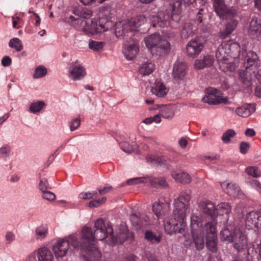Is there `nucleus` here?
<instances>
[{"mask_svg": "<svg viewBox=\"0 0 261 261\" xmlns=\"http://www.w3.org/2000/svg\"><path fill=\"white\" fill-rule=\"evenodd\" d=\"M168 17H165L163 13L159 15H153L151 17V25L154 27L164 28L169 24V21L168 20Z\"/></svg>", "mask_w": 261, "mask_h": 261, "instance_id": "obj_18", "label": "nucleus"}, {"mask_svg": "<svg viewBox=\"0 0 261 261\" xmlns=\"http://www.w3.org/2000/svg\"><path fill=\"white\" fill-rule=\"evenodd\" d=\"M162 39V38L158 33H154L145 37L144 41L146 46L150 49L151 53L152 48L156 46Z\"/></svg>", "mask_w": 261, "mask_h": 261, "instance_id": "obj_23", "label": "nucleus"}, {"mask_svg": "<svg viewBox=\"0 0 261 261\" xmlns=\"http://www.w3.org/2000/svg\"><path fill=\"white\" fill-rule=\"evenodd\" d=\"M184 223H179L178 221L177 220H176V224H175V227L174 228L175 232L174 233H182L185 232L184 228H182V226L184 225Z\"/></svg>", "mask_w": 261, "mask_h": 261, "instance_id": "obj_57", "label": "nucleus"}, {"mask_svg": "<svg viewBox=\"0 0 261 261\" xmlns=\"http://www.w3.org/2000/svg\"><path fill=\"white\" fill-rule=\"evenodd\" d=\"M191 196L187 192L182 193L178 198L174 199V208L173 216L181 222L186 219V211L189 209Z\"/></svg>", "mask_w": 261, "mask_h": 261, "instance_id": "obj_6", "label": "nucleus"}, {"mask_svg": "<svg viewBox=\"0 0 261 261\" xmlns=\"http://www.w3.org/2000/svg\"><path fill=\"white\" fill-rule=\"evenodd\" d=\"M47 73L46 67L42 65L37 66L35 70L33 77L34 79H39L45 76Z\"/></svg>", "mask_w": 261, "mask_h": 261, "instance_id": "obj_38", "label": "nucleus"}, {"mask_svg": "<svg viewBox=\"0 0 261 261\" xmlns=\"http://www.w3.org/2000/svg\"><path fill=\"white\" fill-rule=\"evenodd\" d=\"M174 220H170L166 222V223L164 225L165 230L167 232V233L172 234L175 232V226L176 224V220L178 221L179 223H185V220H183V222H181L180 220H178V218H176L174 216Z\"/></svg>", "mask_w": 261, "mask_h": 261, "instance_id": "obj_33", "label": "nucleus"}, {"mask_svg": "<svg viewBox=\"0 0 261 261\" xmlns=\"http://www.w3.org/2000/svg\"><path fill=\"white\" fill-rule=\"evenodd\" d=\"M256 54L253 53H249L246 57V61L250 67H246L245 70L240 73L239 80L241 83L244 88L250 91L251 89L252 86V74L251 73L255 74L253 70V63H254L257 59Z\"/></svg>", "mask_w": 261, "mask_h": 261, "instance_id": "obj_7", "label": "nucleus"}, {"mask_svg": "<svg viewBox=\"0 0 261 261\" xmlns=\"http://www.w3.org/2000/svg\"><path fill=\"white\" fill-rule=\"evenodd\" d=\"M130 21L117 23L115 29V34L117 37H123L124 43L122 46V53L126 59L130 60Z\"/></svg>", "mask_w": 261, "mask_h": 261, "instance_id": "obj_5", "label": "nucleus"}, {"mask_svg": "<svg viewBox=\"0 0 261 261\" xmlns=\"http://www.w3.org/2000/svg\"><path fill=\"white\" fill-rule=\"evenodd\" d=\"M70 244L75 249H80L82 251L86 261H98L101 257V252L93 244L92 229L89 227L85 226L82 229L80 240L74 235L58 240L52 248L55 256L58 258L65 256Z\"/></svg>", "mask_w": 261, "mask_h": 261, "instance_id": "obj_1", "label": "nucleus"}, {"mask_svg": "<svg viewBox=\"0 0 261 261\" xmlns=\"http://www.w3.org/2000/svg\"><path fill=\"white\" fill-rule=\"evenodd\" d=\"M10 47L15 49L17 52H19L23 49V45L21 41L18 38H13L9 42Z\"/></svg>", "mask_w": 261, "mask_h": 261, "instance_id": "obj_37", "label": "nucleus"}, {"mask_svg": "<svg viewBox=\"0 0 261 261\" xmlns=\"http://www.w3.org/2000/svg\"><path fill=\"white\" fill-rule=\"evenodd\" d=\"M106 199L107 198L106 197H102L100 199L91 201L89 203V206L90 207H97L104 203L106 202Z\"/></svg>", "mask_w": 261, "mask_h": 261, "instance_id": "obj_52", "label": "nucleus"}, {"mask_svg": "<svg viewBox=\"0 0 261 261\" xmlns=\"http://www.w3.org/2000/svg\"><path fill=\"white\" fill-rule=\"evenodd\" d=\"M249 33L252 35H255L261 33V19L256 17H253L249 24Z\"/></svg>", "mask_w": 261, "mask_h": 261, "instance_id": "obj_24", "label": "nucleus"}, {"mask_svg": "<svg viewBox=\"0 0 261 261\" xmlns=\"http://www.w3.org/2000/svg\"><path fill=\"white\" fill-rule=\"evenodd\" d=\"M73 13L75 16H77L76 18H79V19H81V18L89 19L92 15V12L91 10L87 9V8H84L80 6L75 7L73 11ZM74 18H76L75 17Z\"/></svg>", "mask_w": 261, "mask_h": 261, "instance_id": "obj_28", "label": "nucleus"}, {"mask_svg": "<svg viewBox=\"0 0 261 261\" xmlns=\"http://www.w3.org/2000/svg\"><path fill=\"white\" fill-rule=\"evenodd\" d=\"M162 205L160 203H154L152 205V211L158 218L162 215Z\"/></svg>", "mask_w": 261, "mask_h": 261, "instance_id": "obj_54", "label": "nucleus"}, {"mask_svg": "<svg viewBox=\"0 0 261 261\" xmlns=\"http://www.w3.org/2000/svg\"><path fill=\"white\" fill-rule=\"evenodd\" d=\"M104 44L103 42L91 41L89 43V47L91 49L98 51L103 48Z\"/></svg>", "mask_w": 261, "mask_h": 261, "instance_id": "obj_48", "label": "nucleus"}, {"mask_svg": "<svg viewBox=\"0 0 261 261\" xmlns=\"http://www.w3.org/2000/svg\"><path fill=\"white\" fill-rule=\"evenodd\" d=\"M45 103L42 101L32 102L30 107V111L33 113L39 112L44 106Z\"/></svg>", "mask_w": 261, "mask_h": 261, "instance_id": "obj_41", "label": "nucleus"}, {"mask_svg": "<svg viewBox=\"0 0 261 261\" xmlns=\"http://www.w3.org/2000/svg\"><path fill=\"white\" fill-rule=\"evenodd\" d=\"M79 197L82 199H90L93 198V194L91 192L81 193L79 195Z\"/></svg>", "mask_w": 261, "mask_h": 261, "instance_id": "obj_62", "label": "nucleus"}, {"mask_svg": "<svg viewBox=\"0 0 261 261\" xmlns=\"http://www.w3.org/2000/svg\"><path fill=\"white\" fill-rule=\"evenodd\" d=\"M2 64L4 67L10 66L12 63V60L9 56H5L2 60Z\"/></svg>", "mask_w": 261, "mask_h": 261, "instance_id": "obj_61", "label": "nucleus"}, {"mask_svg": "<svg viewBox=\"0 0 261 261\" xmlns=\"http://www.w3.org/2000/svg\"><path fill=\"white\" fill-rule=\"evenodd\" d=\"M207 95H205L202 101L210 105H219L220 103H226L228 102V98H222L221 96L220 91L215 88H209L205 90Z\"/></svg>", "mask_w": 261, "mask_h": 261, "instance_id": "obj_11", "label": "nucleus"}, {"mask_svg": "<svg viewBox=\"0 0 261 261\" xmlns=\"http://www.w3.org/2000/svg\"><path fill=\"white\" fill-rule=\"evenodd\" d=\"M120 146L121 149L124 151L125 152L127 153H130V148L129 147V144L128 142H121L120 143Z\"/></svg>", "mask_w": 261, "mask_h": 261, "instance_id": "obj_58", "label": "nucleus"}, {"mask_svg": "<svg viewBox=\"0 0 261 261\" xmlns=\"http://www.w3.org/2000/svg\"><path fill=\"white\" fill-rule=\"evenodd\" d=\"M259 212H250L248 213L245 218V223L246 226L249 228H252L256 224L257 219L259 217L258 216Z\"/></svg>", "mask_w": 261, "mask_h": 261, "instance_id": "obj_30", "label": "nucleus"}, {"mask_svg": "<svg viewBox=\"0 0 261 261\" xmlns=\"http://www.w3.org/2000/svg\"><path fill=\"white\" fill-rule=\"evenodd\" d=\"M172 176L176 181L182 184H188L191 181V178L190 175L185 172L179 173L173 172L172 174Z\"/></svg>", "mask_w": 261, "mask_h": 261, "instance_id": "obj_31", "label": "nucleus"}, {"mask_svg": "<svg viewBox=\"0 0 261 261\" xmlns=\"http://www.w3.org/2000/svg\"><path fill=\"white\" fill-rule=\"evenodd\" d=\"M215 59L212 56L206 55L202 59H197L195 61L194 67L198 69L209 67L213 65Z\"/></svg>", "mask_w": 261, "mask_h": 261, "instance_id": "obj_19", "label": "nucleus"}, {"mask_svg": "<svg viewBox=\"0 0 261 261\" xmlns=\"http://www.w3.org/2000/svg\"><path fill=\"white\" fill-rule=\"evenodd\" d=\"M246 173L254 177H258L261 174L260 170L256 167L251 166L246 169Z\"/></svg>", "mask_w": 261, "mask_h": 261, "instance_id": "obj_44", "label": "nucleus"}, {"mask_svg": "<svg viewBox=\"0 0 261 261\" xmlns=\"http://www.w3.org/2000/svg\"><path fill=\"white\" fill-rule=\"evenodd\" d=\"M186 65L184 63L175 64L173 69V76L175 80H181L186 74Z\"/></svg>", "mask_w": 261, "mask_h": 261, "instance_id": "obj_22", "label": "nucleus"}, {"mask_svg": "<svg viewBox=\"0 0 261 261\" xmlns=\"http://www.w3.org/2000/svg\"><path fill=\"white\" fill-rule=\"evenodd\" d=\"M146 159L148 162H154L155 164L160 165L161 166H163V167H166V168H168V165L167 164L166 161L161 158L154 157L153 158H152L151 156H148L146 157Z\"/></svg>", "mask_w": 261, "mask_h": 261, "instance_id": "obj_42", "label": "nucleus"}, {"mask_svg": "<svg viewBox=\"0 0 261 261\" xmlns=\"http://www.w3.org/2000/svg\"><path fill=\"white\" fill-rule=\"evenodd\" d=\"M249 148V144L247 142H242L240 144V152L245 154Z\"/></svg>", "mask_w": 261, "mask_h": 261, "instance_id": "obj_59", "label": "nucleus"}, {"mask_svg": "<svg viewBox=\"0 0 261 261\" xmlns=\"http://www.w3.org/2000/svg\"><path fill=\"white\" fill-rule=\"evenodd\" d=\"M220 239L223 242L232 243L233 247L238 252H244L248 248L247 236L237 228L233 221H227L220 232Z\"/></svg>", "mask_w": 261, "mask_h": 261, "instance_id": "obj_3", "label": "nucleus"}, {"mask_svg": "<svg viewBox=\"0 0 261 261\" xmlns=\"http://www.w3.org/2000/svg\"><path fill=\"white\" fill-rule=\"evenodd\" d=\"M94 231L93 232V244L95 240L102 241L108 238L112 244H122L128 237V230L125 224H121L117 236L114 235L113 229L111 225H106L102 218L98 219L94 223Z\"/></svg>", "mask_w": 261, "mask_h": 261, "instance_id": "obj_2", "label": "nucleus"}, {"mask_svg": "<svg viewBox=\"0 0 261 261\" xmlns=\"http://www.w3.org/2000/svg\"><path fill=\"white\" fill-rule=\"evenodd\" d=\"M154 69V65L151 62L143 64L139 68V72L143 75H148L153 72Z\"/></svg>", "mask_w": 261, "mask_h": 261, "instance_id": "obj_36", "label": "nucleus"}, {"mask_svg": "<svg viewBox=\"0 0 261 261\" xmlns=\"http://www.w3.org/2000/svg\"><path fill=\"white\" fill-rule=\"evenodd\" d=\"M37 256L38 261H53L54 258L51 251L45 247L38 249Z\"/></svg>", "mask_w": 261, "mask_h": 261, "instance_id": "obj_27", "label": "nucleus"}, {"mask_svg": "<svg viewBox=\"0 0 261 261\" xmlns=\"http://www.w3.org/2000/svg\"><path fill=\"white\" fill-rule=\"evenodd\" d=\"M201 207L203 213L210 216L215 220L217 217V210L215 205L211 201L203 202L201 204Z\"/></svg>", "mask_w": 261, "mask_h": 261, "instance_id": "obj_21", "label": "nucleus"}, {"mask_svg": "<svg viewBox=\"0 0 261 261\" xmlns=\"http://www.w3.org/2000/svg\"><path fill=\"white\" fill-rule=\"evenodd\" d=\"M48 234V228L46 226L40 225L35 230V237L37 240H42L44 239Z\"/></svg>", "mask_w": 261, "mask_h": 261, "instance_id": "obj_35", "label": "nucleus"}, {"mask_svg": "<svg viewBox=\"0 0 261 261\" xmlns=\"http://www.w3.org/2000/svg\"><path fill=\"white\" fill-rule=\"evenodd\" d=\"M38 188L42 193L50 189V187L49 186L46 178H43L40 179L38 185Z\"/></svg>", "mask_w": 261, "mask_h": 261, "instance_id": "obj_49", "label": "nucleus"}, {"mask_svg": "<svg viewBox=\"0 0 261 261\" xmlns=\"http://www.w3.org/2000/svg\"><path fill=\"white\" fill-rule=\"evenodd\" d=\"M231 48H236L240 51V46L237 43L229 44L224 42L219 45L216 52V57L219 63H221L222 64H227V61L232 53Z\"/></svg>", "mask_w": 261, "mask_h": 261, "instance_id": "obj_9", "label": "nucleus"}, {"mask_svg": "<svg viewBox=\"0 0 261 261\" xmlns=\"http://www.w3.org/2000/svg\"><path fill=\"white\" fill-rule=\"evenodd\" d=\"M213 6L217 14L222 19H228L237 15L236 10L228 8L224 0H214Z\"/></svg>", "mask_w": 261, "mask_h": 261, "instance_id": "obj_10", "label": "nucleus"}, {"mask_svg": "<svg viewBox=\"0 0 261 261\" xmlns=\"http://www.w3.org/2000/svg\"><path fill=\"white\" fill-rule=\"evenodd\" d=\"M67 22L74 27L80 26L83 31L86 34L94 35L102 33L109 29L108 23L106 18H100L98 20L92 18L90 23L87 21L79 18H75L74 16L70 15L68 18Z\"/></svg>", "mask_w": 261, "mask_h": 261, "instance_id": "obj_4", "label": "nucleus"}, {"mask_svg": "<svg viewBox=\"0 0 261 261\" xmlns=\"http://www.w3.org/2000/svg\"><path fill=\"white\" fill-rule=\"evenodd\" d=\"M217 216L218 215L223 216L226 215V221L224 222L223 224L227 221H230L228 219V215L231 211V206L230 204L226 202H222L217 205Z\"/></svg>", "mask_w": 261, "mask_h": 261, "instance_id": "obj_29", "label": "nucleus"}, {"mask_svg": "<svg viewBox=\"0 0 261 261\" xmlns=\"http://www.w3.org/2000/svg\"><path fill=\"white\" fill-rule=\"evenodd\" d=\"M182 0H172L169 4V9L171 11V19L178 22L181 18Z\"/></svg>", "mask_w": 261, "mask_h": 261, "instance_id": "obj_15", "label": "nucleus"}, {"mask_svg": "<svg viewBox=\"0 0 261 261\" xmlns=\"http://www.w3.org/2000/svg\"><path fill=\"white\" fill-rule=\"evenodd\" d=\"M258 215L259 217L257 219L256 224L254 225V227L257 228L258 230L261 232V213L259 212Z\"/></svg>", "mask_w": 261, "mask_h": 261, "instance_id": "obj_64", "label": "nucleus"}, {"mask_svg": "<svg viewBox=\"0 0 261 261\" xmlns=\"http://www.w3.org/2000/svg\"><path fill=\"white\" fill-rule=\"evenodd\" d=\"M246 261H261V250L253 246L247 248Z\"/></svg>", "mask_w": 261, "mask_h": 261, "instance_id": "obj_25", "label": "nucleus"}, {"mask_svg": "<svg viewBox=\"0 0 261 261\" xmlns=\"http://www.w3.org/2000/svg\"><path fill=\"white\" fill-rule=\"evenodd\" d=\"M155 87L152 88V93L159 97H163L166 94L167 90L165 86L160 81H155Z\"/></svg>", "mask_w": 261, "mask_h": 261, "instance_id": "obj_32", "label": "nucleus"}, {"mask_svg": "<svg viewBox=\"0 0 261 261\" xmlns=\"http://www.w3.org/2000/svg\"><path fill=\"white\" fill-rule=\"evenodd\" d=\"M204 227L206 231V246L211 252H216L218 248L216 227L211 222L205 223Z\"/></svg>", "mask_w": 261, "mask_h": 261, "instance_id": "obj_8", "label": "nucleus"}, {"mask_svg": "<svg viewBox=\"0 0 261 261\" xmlns=\"http://www.w3.org/2000/svg\"><path fill=\"white\" fill-rule=\"evenodd\" d=\"M68 73L69 76L74 81L80 80L86 74L85 69L77 61L69 65Z\"/></svg>", "mask_w": 261, "mask_h": 261, "instance_id": "obj_12", "label": "nucleus"}, {"mask_svg": "<svg viewBox=\"0 0 261 261\" xmlns=\"http://www.w3.org/2000/svg\"><path fill=\"white\" fill-rule=\"evenodd\" d=\"M236 113L239 116L247 117L251 114V111L248 106L238 108L236 110Z\"/></svg>", "mask_w": 261, "mask_h": 261, "instance_id": "obj_43", "label": "nucleus"}, {"mask_svg": "<svg viewBox=\"0 0 261 261\" xmlns=\"http://www.w3.org/2000/svg\"><path fill=\"white\" fill-rule=\"evenodd\" d=\"M113 187L112 186H106L102 189L99 188L98 190L99 195H104L111 191Z\"/></svg>", "mask_w": 261, "mask_h": 261, "instance_id": "obj_63", "label": "nucleus"}, {"mask_svg": "<svg viewBox=\"0 0 261 261\" xmlns=\"http://www.w3.org/2000/svg\"><path fill=\"white\" fill-rule=\"evenodd\" d=\"M140 46L138 40H132V60L139 53Z\"/></svg>", "mask_w": 261, "mask_h": 261, "instance_id": "obj_46", "label": "nucleus"}, {"mask_svg": "<svg viewBox=\"0 0 261 261\" xmlns=\"http://www.w3.org/2000/svg\"><path fill=\"white\" fill-rule=\"evenodd\" d=\"M11 152V146L8 144H5L0 147V158L6 160Z\"/></svg>", "mask_w": 261, "mask_h": 261, "instance_id": "obj_39", "label": "nucleus"}, {"mask_svg": "<svg viewBox=\"0 0 261 261\" xmlns=\"http://www.w3.org/2000/svg\"><path fill=\"white\" fill-rule=\"evenodd\" d=\"M81 124V120L80 117L74 119L70 123V129L71 131L76 129Z\"/></svg>", "mask_w": 261, "mask_h": 261, "instance_id": "obj_55", "label": "nucleus"}, {"mask_svg": "<svg viewBox=\"0 0 261 261\" xmlns=\"http://www.w3.org/2000/svg\"><path fill=\"white\" fill-rule=\"evenodd\" d=\"M150 185L155 188L159 187H166L168 186L166 180L164 178H154L150 180Z\"/></svg>", "mask_w": 261, "mask_h": 261, "instance_id": "obj_40", "label": "nucleus"}, {"mask_svg": "<svg viewBox=\"0 0 261 261\" xmlns=\"http://www.w3.org/2000/svg\"><path fill=\"white\" fill-rule=\"evenodd\" d=\"M203 47V43L200 38L192 39L187 45V54L190 57L196 58L201 53Z\"/></svg>", "mask_w": 261, "mask_h": 261, "instance_id": "obj_13", "label": "nucleus"}, {"mask_svg": "<svg viewBox=\"0 0 261 261\" xmlns=\"http://www.w3.org/2000/svg\"><path fill=\"white\" fill-rule=\"evenodd\" d=\"M239 191V187L237 186L227 184L226 185V192L230 196L235 195Z\"/></svg>", "mask_w": 261, "mask_h": 261, "instance_id": "obj_47", "label": "nucleus"}, {"mask_svg": "<svg viewBox=\"0 0 261 261\" xmlns=\"http://www.w3.org/2000/svg\"><path fill=\"white\" fill-rule=\"evenodd\" d=\"M170 50L169 42L162 39L156 46L152 48L151 53L153 56L163 57L168 55Z\"/></svg>", "mask_w": 261, "mask_h": 261, "instance_id": "obj_14", "label": "nucleus"}, {"mask_svg": "<svg viewBox=\"0 0 261 261\" xmlns=\"http://www.w3.org/2000/svg\"><path fill=\"white\" fill-rule=\"evenodd\" d=\"M236 133L234 130L229 129L226 130L222 137V140L224 143H228L230 141L231 138L234 136Z\"/></svg>", "mask_w": 261, "mask_h": 261, "instance_id": "obj_45", "label": "nucleus"}, {"mask_svg": "<svg viewBox=\"0 0 261 261\" xmlns=\"http://www.w3.org/2000/svg\"><path fill=\"white\" fill-rule=\"evenodd\" d=\"M192 31L189 23L185 24L181 31V35L182 38H188L192 33Z\"/></svg>", "mask_w": 261, "mask_h": 261, "instance_id": "obj_51", "label": "nucleus"}, {"mask_svg": "<svg viewBox=\"0 0 261 261\" xmlns=\"http://www.w3.org/2000/svg\"><path fill=\"white\" fill-rule=\"evenodd\" d=\"M42 197L48 201H54L56 198L55 194L48 190L42 193Z\"/></svg>", "mask_w": 261, "mask_h": 261, "instance_id": "obj_53", "label": "nucleus"}, {"mask_svg": "<svg viewBox=\"0 0 261 261\" xmlns=\"http://www.w3.org/2000/svg\"><path fill=\"white\" fill-rule=\"evenodd\" d=\"M254 76H256L258 81L259 83V84L257 85L255 88V95L259 97H261V81H260L258 79V72L256 74H254Z\"/></svg>", "mask_w": 261, "mask_h": 261, "instance_id": "obj_60", "label": "nucleus"}, {"mask_svg": "<svg viewBox=\"0 0 261 261\" xmlns=\"http://www.w3.org/2000/svg\"><path fill=\"white\" fill-rule=\"evenodd\" d=\"M230 20L226 24L224 30L218 33L219 36L223 39L229 36L232 32L236 29L238 25V21L235 19Z\"/></svg>", "mask_w": 261, "mask_h": 261, "instance_id": "obj_20", "label": "nucleus"}, {"mask_svg": "<svg viewBox=\"0 0 261 261\" xmlns=\"http://www.w3.org/2000/svg\"><path fill=\"white\" fill-rule=\"evenodd\" d=\"M144 238L152 243H159L161 240V235L156 236L151 230H146L144 234Z\"/></svg>", "mask_w": 261, "mask_h": 261, "instance_id": "obj_34", "label": "nucleus"}, {"mask_svg": "<svg viewBox=\"0 0 261 261\" xmlns=\"http://www.w3.org/2000/svg\"><path fill=\"white\" fill-rule=\"evenodd\" d=\"M191 231H197L199 230H204L203 227L202 218L199 215L193 214L191 217Z\"/></svg>", "mask_w": 261, "mask_h": 261, "instance_id": "obj_26", "label": "nucleus"}, {"mask_svg": "<svg viewBox=\"0 0 261 261\" xmlns=\"http://www.w3.org/2000/svg\"><path fill=\"white\" fill-rule=\"evenodd\" d=\"M149 218L143 213H132V223L136 230L140 229L142 227L148 223Z\"/></svg>", "mask_w": 261, "mask_h": 261, "instance_id": "obj_16", "label": "nucleus"}, {"mask_svg": "<svg viewBox=\"0 0 261 261\" xmlns=\"http://www.w3.org/2000/svg\"><path fill=\"white\" fill-rule=\"evenodd\" d=\"M161 115L164 118H169L174 115V113L170 107L166 106L162 109Z\"/></svg>", "mask_w": 261, "mask_h": 261, "instance_id": "obj_50", "label": "nucleus"}, {"mask_svg": "<svg viewBox=\"0 0 261 261\" xmlns=\"http://www.w3.org/2000/svg\"><path fill=\"white\" fill-rule=\"evenodd\" d=\"M5 239L7 241V243L11 244L15 240V236L13 232L9 231L6 233Z\"/></svg>", "mask_w": 261, "mask_h": 261, "instance_id": "obj_56", "label": "nucleus"}, {"mask_svg": "<svg viewBox=\"0 0 261 261\" xmlns=\"http://www.w3.org/2000/svg\"><path fill=\"white\" fill-rule=\"evenodd\" d=\"M204 230L191 231L193 241L197 250H202L204 246Z\"/></svg>", "mask_w": 261, "mask_h": 261, "instance_id": "obj_17", "label": "nucleus"}]
</instances>
